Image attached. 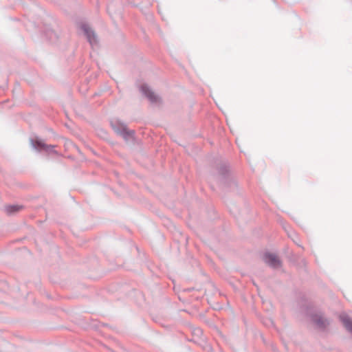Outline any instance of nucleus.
<instances>
[{
	"label": "nucleus",
	"instance_id": "423d86ee",
	"mask_svg": "<svg viewBox=\"0 0 352 352\" xmlns=\"http://www.w3.org/2000/svg\"><path fill=\"white\" fill-rule=\"evenodd\" d=\"M140 91L142 94L146 97V98L152 103L157 102L159 97L150 89L146 84H143L140 86Z\"/></svg>",
	"mask_w": 352,
	"mask_h": 352
},
{
	"label": "nucleus",
	"instance_id": "39448f33",
	"mask_svg": "<svg viewBox=\"0 0 352 352\" xmlns=\"http://www.w3.org/2000/svg\"><path fill=\"white\" fill-rule=\"evenodd\" d=\"M218 173L221 176V182L227 186H230L231 182H234L229 177V169L226 164H222L218 168Z\"/></svg>",
	"mask_w": 352,
	"mask_h": 352
},
{
	"label": "nucleus",
	"instance_id": "20e7f679",
	"mask_svg": "<svg viewBox=\"0 0 352 352\" xmlns=\"http://www.w3.org/2000/svg\"><path fill=\"white\" fill-rule=\"evenodd\" d=\"M263 260L269 266L272 268H278L281 265V261L279 258L274 254L265 252L263 254Z\"/></svg>",
	"mask_w": 352,
	"mask_h": 352
},
{
	"label": "nucleus",
	"instance_id": "0eeeda50",
	"mask_svg": "<svg viewBox=\"0 0 352 352\" xmlns=\"http://www.w3.org/2000/svg\"><path fill=\"white\" fill-rule=\"evenodd\" d=\"M339 318L346 330L352 333V319L345 313L341 314Z\"/></svg>",
	"mask_w": 352,
	"mask_h": 352
},
{
	"label": "nucleus",
	"instance_id": "f8f14e48",
	"mask_svg": "<svg viewBox=\"0 0 352 352\" xmlns=\"http://www.w3.org/2000/svg\"><path fill=\"white\" fill-rule=\"evenodd\" d=\"M269 322L272 324H273V322L272 320H269Z\"/></svg>",
	"mask_w": 352,
	"mask_h": 352
},
{
	"label": "nucleus",
	"instance_id": "7ed1b4c3",
	"mask_svg": "<svg viewBox=\"0 0 352 352\" xmlns=\"http://www.w3.org/2000/svg\"><path fill=\"white\" fill-rule=\"evenodd\" d=\"M80 29L83 32L88 42L91 46L97 44V37L92 29L90 28L88 24L82 23L80 24Z\"/></svg>",
	"mask_w": 352,
	"mask_h": 352
},
{
	"label": "nucleus",
	"instance_id": "f03ea898",
	"mask_svg": "<svg viewBox=\"0 0 352 352\" xmlns=\"http://www.w3.org/2000/svg\"><path fill=\"white\" fill-rule=\"evenodd\" d=\"M311 322L316 328L320 331H324L330 324V320L324 318L321 313H314L310 315Z\"/></svg>",
	"mask_w": 352,
	"mask_h": 352
},
{
	"label": "nucleus",
	"instance_id": "6e6552de",
	"mask_svg": "<svg viewBox=\"0 0 352 352\" xmlns=\"http://www.w3.org/2000/svg\"><path fill=\"white\" fill-rule=\"evenodd\" d=\"M111 125L114 130V131L120 134L122 131V129H126V126L123 122H120V120H114L111 122Z\"/></svg>",
	"mask_w": 352,
	"mask_h": 352
},
{
	"label": "nucleus",
	"instance_id": "1a4fd4ad",
	"mask_svg": "<svg viewBox=\"0 0 352 352\" xmlns=\"http://www.w3.org/2000/svg\"><path fill=\"white\" fill-rule=\"evenodd\" d=\"M135 131L133 130H129L127 127L122 129V133L120 134L125 140H129L133 138Z\"/></svg>",
	"mask_w": 352,
	"mask_h": 352
},
{
	"label": "nucleus",
	"instance_id": "f257e3e1",
	"mask_svg": "<svg viewBox=\"0 0 352 352\" xmlns=\"http://www.w3.org/2000/svg\"><path fill=\"white\" fill-rule=\"evenodd\" d=\"M30 142L33 148L38 152H44L47 154L56 153L54 150L55 145L47 144L37 137L30 139Z\"/></svg>",
	"mask_w": 352,
	"mask_h": 352
},
{
	"label": "nucleus",
	"instance_id": "9b49d317",
	"mask_svg": "<svg viewBox=\"0 0 352 352\" xmlns=\"http://www.w3.org/2000/svg\"><path fill=\"white\" fill-rule=\"evenodd\" d=\"M289 236L290 238H292V241H294V243H295L298 246H299V247H300V248H302L303 249V247H302V246H301V245H300V244L298 243V242L297 241V240H296L294 238H293V237H292V236L291 234H289Z\"/></svg>",
	"mask_w": 352,
	"mask_h": 352
},
{
	"label": "nucleus",
	"instance_id": "9d476101",
	"mask_svg": "<svg viewBox=\"0 0 352 352\" xmlns=\"http://www.w3.org/2000/svg\"><path fill=\"white\" fill-rule=\"evenodd\" d=\"M22 208L23 206L20 205H9L6 207V211L8 214L11 215L19 212Z\"/></svg>",
	"mask_w": 352,
	"mask_h": 352
}]
</instances>
